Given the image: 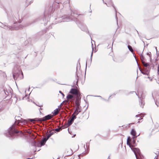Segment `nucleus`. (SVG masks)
Listing matches in <instances>:
<instances>
[{
  "mask_svg": "<svg viewBox=\"0 0 159 159\" xmlns=\"http://www.w3.org/2000/svg\"><path fill=\"white\" fill-rule=\"evenodd\" d=\"M62 2L61 1L54 2L52 6H50L49 7L48 11L45 10L44 15L38 18L36 21L45 25L49 24V20H50V18L52 20H54L55 21L51 24L48 27L49 29H51L52 28V25L53 24H56L62 22L70 21L75 20L74 17L72 16V13L70 14L64 15L61 16L57 15L55 12L53 11V7L55 8V6L56 5L57 7H56L59 8V3Z\"/></svg>",
  "mask_w": 159,
  "mask_h": 159,
  "instance_id": "1",
  "label": "nucleus"
},
{
  "mask_svg": "<svg viewBox=\"0 0 159 159\" xmlns=\"http://www.w3.org/2000/svg\"><path fill=\"white\" fill-rule=\"evenodd\" d=\"M17 118H20L19 116L15 117V121L8 129L7 133H6V135L11 139L18 136H25L24 134L26 133L30 134L31 131L29 129L23 128V130H20L21 127L19 126V125L20 123L22 125H25L27 123V121L25 119L20 118V120L17 119Z\"/></svg>",
  "mask_w": 159,
  "mask_h": 159,
  "instance_id": "2",
  "label": "nucleus"
},
{
  "mask_svg": "<svg viewBox=\"0 0 159 159\" xmlns=\"http://www.w3.org/2000/svg\"><path fill=\"white\" fill-rule=\"evenodd\" d=\"M76 97L74 96L73 95L68 94L66 97V100L64 101L63 102L65 103V105H70V107H73L74 105L75 102L76 106V110L81 111V107L80 106V102L81 100H75Z\"/></svg>",
  "mask_w": 159,
  "mask_h": 159,
  "instance_id": "3",
  "label": "nucleus"
},
{
  "mask_svg": "<svg viewBox=\"0 0 159 159\" xmlns=\"http://www.w3.org/2000/svg\"><path fill=\"white\" fill-rule=\"evenodd\" d=\"M13 77L15 80L18 79L19 80L23 78V73L19 68L15 67L12 72Z\"/></svg>",
  "mask_w": 159,
  "mask_h": 159,
  "instance_id": "4",
  "label": "nucleus"
},
{
  "mask_svg": "<svg viewBox=\"0 0 159 159\" xmlns=\"http://www.w3.org/2000/svg\"><path fill=\"white\" fill-rule=\"evenodd\" d=\"M52 115L51 114H48L44 117L41 118H35L34 119H29L31 122L35 121L37 122L40 123L42 121H45L47 120H49L52 117Z\"/></svg>",
  "mask_w": 159,
  "mask_h": 159,
  "instance_id": "5",
  "label": "nucleus"
},
{
  "mask_svg": "<svg viewBox=\"0 0 159 159\" xmlns=\"http://www.w3.org/2000/svg\"><path fill=\"white\" fill-rule=\"evenodd\" d=\"M77 89V87L76 86L75 87V89L72 88L68 94H72L75 95V96L76 97L75 100L78 99L79 100H80V99L81 100V95L80 93L78 92ZM73 96H74V95Z\"/></svg>",
  "mask_w": 159,
  "mask_h": 159,
  "instance_id": "6",
  "label": "nucleus"
},
{
  "mask_svg": "<svg viewBox=\"0 0 159 159\" xmlns=\"http://www.w3.org/2000/svg\"><path fill=\"white\" fill-rule=\"evenodd\" d=\"M47 140H47V139L46 138H44L43 139L41 142L39 141H35L33 140L31 143V145L34 147H41L45 144V143Z\"/></svg>",
  "mask_w": 159,
  "mask_h": 159,
  "instance_id": "7",
  "label": "nucleus"
},
{
  "mask_svg": "<svg viewBox=\"0 0 159 159\" xmlns=\"http://www.w3.org/2000/svg\"><path fill=\"white\" fill-rule=\"evenodd\" d=\"M77 23L78 27L82 30L86 32L87 34H88L91 37L90 34L89 33L88 30L85 25L81 22Z\"/></svg>",
  "mask_w": 159,
  "mask_h": 159,
  "instance_id": "8",
  "label": "nucleus"
},
{
  "mask_svg": "<svg viewBox=\"0 0 159 159\" xmlns=\"http://www.w3.org/2000/svg\"><path fill=\"white\" fill-rule=\"evenodd\" d=\"M135 93L136 95L138 96L139 98V104L140 106L142 108H143V106L145 104V102L144 101V99L145 98L144 96L142 94L141 95V97H140L137 94V93L135 92Z\"/></svg>",
  "mask_w": 159,
  "mask_h": 159,
  "instance_id": "9",
  "label": "nucleus"
},
{
  "mask_svg": "<svg viewBox=\"0 0 159 159\" xmlns=\"http://www.w3.org/2000/svg\"><path fill=\"white\" fill-rule=\"evenodd\" d=\"M72 117L68 121L69 125H71L73 122L74 120L76 118V116H75L72 115Z\"/></svg>",
  "mask_w": 159,
  "mask_h": 159,
  "instance_id": "10",
  "label": "nucleus"
},
{
  "mask_svg": "<svg viewBox=\"0 0 159 159\" xmlns=\"http://www.w3.org/2000/svg\"><path fill=\"white\" fill-rule=\"evenodd\" d=\"M5 29L7 30H16L17 28L16 27H14L10 26L9 25H5L4 26V27H3Z\"/></svg>",
  "mask_w": 159,
  "mask_h": 159,
  "instance_id": "11",
  "label": "nucleus"
},
{
  "mask_svg": "<svg viewBox=\"0 0 159 159\" xmlns=\"http://www.w3.org/2000/svg\"><path fill=\"white\" fill-rule=\"evenodd\" d=\"M142 63L144 65V66L147 67V69H148L149 70H150V67L149 66V63H145V61H143V62H142Z\"/></svg>",
  "mask_w": 159,
  "mask_h": 159,
  "instance_id": "12",
  "label": "nucleus"
},
{
  "mask_svg": "<svg viewBox=\"0 0 159 159\" xmlns=\"http://www.w3.org/2000/svg\"><path fill=\"white\" fill-rule=\"evenodd\" d=\"M139 70L140 71L141 73L144 75H148L149 74V72L150 70H149L148 69H147V68L145 70L146 71L144 72L142 70L139 68Z\"/></svg>",
  "mask_w": 159,
  "mask_h": 159,
  "instance_id": "13",
  "label": "nucleus"
},
{
  "mask_svg": "<svg viewBox=\"0 0 159 159\" xmlns=\"http://www.w3.org/2000/svg\"><path fill=\"white\" fill-rule=\"evenodd\" d=\"M112 6L114 8L115 10V12H116L115 18H116V20L117 23L118 24V18L117 17V14H116V13H117L116 10V8L115 7V5H114V4L113 3H112Z\"/></svg>",
  "mask_w": 159,
  "mask_h": 159,
  "instance_id": "14",
  "label": "nucleus"
},
{
  "mask_svg": "<svg viewBox=\"0 0 159 159\" xmlns=\"http://www.w3.org/2000/svg\"><path fill=\"white\" fill-rule=\"evenodd\" d=\"M129 140L130 142H131V144L133 145V146H136V140L135 139H130V140Z\"/></svg>",
  "mask_w": 159,
  "mask_h": 159,
  "instance_id": "15",
  "label": "nucleus"
},
{
  "mask_svg": "<svg viewBox=\"0 0 159 159\" xmlns=\"http://www.w3.org/2000/svg\"><path fill=\"white\" fill-rule=\"evenodd\" d=\"M129 140H130V136H129L127 138V144L129 146V147L131 148H131V146L129 143L130 141Z\"/></svg>",
  "mask_w": 159,
  "mask_h": 159,
  "instance_id": "16",
  "label": "nucleus"
},
{
  "mask_svg": "<svg viewBox=\"0 0 159 159\" xmlns=\"http://www.w3.org/2000/svg\"><path fill=\"white\" fill-rule=\"evenodd\" d=\"M80 112H81L80 111L75 109L72 115L73 116H76Z\"/></svg>",
  "mask_w": 159,
  "mask_h": 159,
  "instance_id": "17",
  "label": "nucleus"
},
{
  "mask_svg": "<svg viewBox=\"0 0 159 159\" xmlns=\"http://www.w3.org/2000/svg\"><path fill=\"white\" fill-rule=\"evenodd\" d=\"M130 134L132 136H134L136 135V131L134 129H131Z\"/></svg>",
  "mask_w": 159,
  "mask_h": 159,
  "instance_id": "18",
  "label": "nucleus"
},
{
  "mask_svg": "<svg viewBox=\"0 0 159 159\" xmlns=\"http://www.w3.org/2000/svg\"><path fill=\"white\" fill-rule=\"evenodd\" d=\"M86 148H87V153H88L89 152V145H90L89 142L87 143L86 144Z\"/></svg>",
  "mask_w": 159,
  "mask_h": 159,
  "instance_id": "19",
  "label": "nucleus"
},
{
  "mask_svg": "<svg viewBox=\"0 0 159 159\" xmlns=\"http://www.w3.org/2000/svg\"><path fill=\"white\" fill-rule=\"evenodd\" d=\"M77 67H76V80H77V81H76V85L77 86H78V82L79 79H78V75H77Z\"/></svg>",
  "mask_w": 159,
  "mask_h": 159,
  "instance_id": "20",
  "label": "nucleus"
},
{
  "mask_svg": "<svg viewBox=\"0 0 159 159\" xmlns=\"http://www.w3.org/2000/svg\"><path fill=\"white\" fill-rule=\"evenodd\" d=\"M127 47L129 49V50L132 52L133 53V49L132 48V47L130 45H128L127 46Z\"/></svg>",
  "mask_w": 159,
  "mask_h": 159,
  "instance_id": "21",
  "label": "nucleus"
},
{
  "mask_svg": "<svg viewBox=\"0 0 159 159\" xmlns=\"http://www.w3.org/2000/svg\"><path fill=\"white\" fill-rule=\"evenodd\" d=\"M140 57H141V60H142V62L144 61L145 60V57L143 56L142 53L140 55Z\"/></svg>",
  "mask_w": 159,
  "mask_h": 159,
  "instance_id": "22",
  "label": "nucleus"
},
{
  "mask_svg": "<svg viewBox=\"0 0 159 159\" xmlns=\"http://www.w3.org/2000/svg\"><path fill=\"white\" fill-rule=\"evenodd\" d=\"M54 134V132H52V133H50L49 134H48V136H47V138H46L47 139V140H48L50 138V137L52 135H53Z\"/></svg>",
  "mask_w": 159,
  "mask_h": 159,
  "instance_id": "23",
  "label": "nucleus"
},
{
  "mask_svg": "<svg viewBox=\"0 0 159 159\" xmlns=\"http://www.w3.org/2000/svg\"><path fill=\"white\" fill-rule=\"evenodd\" d=\"M58 112V108H57L54 110V112L53 113V114L54 115H57Z\"/></svg>",
  "mask_w": 159,
  "mask_h": 159,
  "instance_id": "24",
  "label": "nucleus"
},
{
  "mask_svg": "<svg viewBox=\"0 0 159 159\" xmlns=\"http://www.w3.org/2000/svg\"><path fill=\"white\" fill-rule=\"evenodd\" d=\"M62 129L61 127H60L59 128H56L54 129V130L56 131H57V132H59Z\"/></svg>",
  "mask_w": 159,
  "mask_h": 159,
  "instance_id": "25",
  "label": "nucleus"
},
{
  "mask_svg": "<svg viewBox=\"0 0 159 159\" xmlns=\"http://www.w3.org/2000/svg\"><path fill=\"white\" fill-rule=\"evenodd\" d=\"M133 54V56L134 57L135 60H136V61L137 62V65H138V67L139 68V64H138V63L137 62V60L136 59V56H135V55L134 54V53L133 52V53H132Z\"/></svg>",
  "mask_w": 159,
  "mask_h": 159,
  "instance_id": "26",
  "label": "nucleus"
},
{
  "mask_svg": "<svg viewBox=\"0 0 159 159\" xmlns=\"http://www.w3.org/2000/svg\"><path fill=\"white\" fill-rule=\"evenodd\" d=\"M147 55L149 56V57H150V59H151L152 55H151V52H149L147 53Z\"/></svg>",
  "mask_w": 159,
  "mask_h": 159,
  "instance_id": "27",
  "label": "nucleus"
},
{
  "mask_svg": "<svg viewBox=\"0 0 159 159\" xmlns=\"http://www.w3.org/2000/svg\"><path fill=\"white\" fill-rule=\"evenodd\" d=\"M93 55V50L92 51V52H91V56H90V63L92 62Z\"/></svg>",
  "mask_w": 159,
  "mask_h": 159,
  "instance_id": "28",
  "label": "nucleus"
},
{
  "mask_svg": "<svg viewBox=\"0 0 159 159\" xmlns=\"http://www.w3.org/2000/svg\"><path fill=\"white\" fill-rule=\"evenodd\" d=\"M3 92L7 96L9 94V93L7 91H5V90H3Z\"/></svg>",
  "mask_w": 159,
  "mask_h": 159,
  "instance_id": "29",
  "label": "nucleus"
},
{
  "mask_svg": "<svg viewBox=\"0 0 159 159\" xmlns=\"http://www.w3.org/2000/svg\"><path fill=\"white\" fill-rule=\"evenodd\" d=\"M87 151L86 152H85V153H84V152H83L81 154H80L79 155V156L80 155H81V156H83L84 155H85V154H87Z\"/></svg>",
  "mask_w": 159,
  "mask_h": 159,
  "instance_id": "30",
  "label": "nucleus"
},
{
  "mask_svg": "<svg viewBox=\"0 0 159 159\" xmlns=\"http://www.w3.org/2000/svg\"><path fill=\"white\" fill-rule=\"evenodd\" d=\"M59 92L62 95L63 97H64L65 96V95L61 91H60Z\"/></svg>",
  "mask_w": 159,
  "mask_h": 159,
  "instance_id": "31",
  "label": "nucleus"
},
{
  "mask_svg": "<svg viewBox=\"0 0 159 159\" xmlns=\"http://www.w3.org/2000/svg\"><path fill=\"white\" fill-rule=\"evenodd\" d=\"M138 137V136H136V135H134V136H133V137H132V139H135L137 137Z\"/></svg>",
  "mask_w": 159,
  "mask_h": 159,
  "instance_id": "32",
  "label": "nucleus"
},
{
  "mask_svg": "<svg viewBox=\"0 0 159 159\" xmlns=\"http://www.w3.org/2000/svg\"><path fill=\"white\" fill-rule=\"evenodd\" d=\"M31 24H32V23H27V25H25V26H29V25H31Z\"/></svg>",
  "mask_w": 159,
  "mask_h": 159,
  "instance_id": "33",
  "label": "nucleus"
},
{
  "mask_svg": "<svg viewBox=\"0 0 159 159\" xmlns=\"http://www.w3.org/2000/svg\"><path fill=\"white\" fill-rule=\"evenodd\" d=\"M158 125L157 123H156V124L155 128L156 129H157V128H158Z\"/></svg>",
  "mask_w": 159,
  "mask_h": 159,
  "instance_id": "34",
  "label": "nucleus"
},
{
  "mask_svg": "<svg viewBox=\"0 0 159 159\" xmlns=\"http://www.w3.org/2000/svg\"><path fill=\"white\" fill-rule=\"evenodd\" d=\"M102 99H103V100H104V101H106V102H108L109 101L108 100H107V99H105L103 98H102Z\"/></svg>",
  "mask_w": 159,
  "mask_h": 159,
  "instance_id": "35",
  "label": "nucleus"
},
{
  "mask_svg": "<svg viewBox=\"0 0 159 159\" xmlns=\"http://www.w3.org/2000/svg\"><path fill=\"white\" fill-rule=\"evenodd\" d=\"M95 97H99V98H101L102 99V98L100 96H94Z\"/></svg>",
  "mask_w": 159,
  "mask_h": 159,
  "instance_id": "36",
  "label": "nucleus"
},
{
  "mask_svg": "<svg viewBox=\"0 0 159 159\" xmlns=\"http://www.w3.org/2000/svg\"><path fill=\"white\" fill-rule=\"evenodd\" d=\"M87 61H86V67H85L86 70V69H87Z\"/></svg>",
  "mask_w": 159,
  "mask_h": 159,
  "instance_id": "37",
  "label": "nucleus"
},
{
  "mask_svg": "<svg viewBox=\"0 0 159 159\" xmlns=\"http://www.w3.org/2000/svg\"><path fill=\"white\" fill-rule=\"evenodd\" d=\"M157 71H159V66H158L157 67Z\"/></svg>",
  "mask_w": 159,
  "mask_h": 159,
  "instance_id": "38",
  "label": "nucleus"
},
{
  "mask_svg": "<svg viewBox=\"0 0 159 159\" xmlns=\"http://www.w3.org/2000/svg\"><path fill=\"white\" fill-rule=\"evenodd\" d=\"M135 116H136V117H139V115H136Z\"/></svg>",
  "mask_w": 159,
  "mask_h": 159,
  "instance_id": "39",
  "label": "nucleus"
},
{
  "mask_svg": "<svg viewBox=\"0 0 159 159\" xmlns=\"http://www.w3.org/2000/svg\"><path fill=\"white\" fill-rule=\"evenodd\" d=\"M156 158V159H157V156H155V157L154 158V159H155Z\"/></svg>",
  "mask_w": 159,
  "mask_h": 159,
  "instance_id": "40",
  "label": "nucleus"
},
{
  "mask_svg": "<svg viewBox=\"0 0 159 159\" xmlns=\"http://www.w3.org/2000/svg\"><path fill=\"white\" fill-rule=\"evenodd\" d=\"M142 119H143V117H140V118L139 119L140 120H142Z\"/></svg>",
  "mask_w": 159,
  "mask_h": 159,
  "instance_id": "41",
  "label": "nucleus"
},
{
  "mask_svg": "<svg viewBox=\"0 0 159 159\" xmlns=\"http://www.w3.org/2000/svg\"><path fill=\"white\" fill-rule=\"evenodd\" d=\"M102 1L103 2V3H104L106 4L107 5V4L106 3H104V1H103V0H102Z\"/></svg>",
  "mask_w": 159,
  "mask_h": 159,
  "instance_id": "42",
  "label": "nucleus"
},
{
  "mask_svg": "<svg viewBox=\"0 0 159 159\" xmlns=\"http://www.w3.org/2000/svg\"><path fill=\"white\" fill-rule=\"evenodd\" d=\"M111 96H112V95H110V96L109 97V98H108V100H109V98H110L111 97Z\"/></svg>",
  "mask_w": 159,
  "mask_h": 159,
  "instance_id": "43",
  "label": "nucleus"
},
{
  "mask_svg": "<svg viewBox=\"0 0 159 159\" xmlns=\"http://www.w3.org/2000/svg\"><path fill=\"white\" fill-rule=\"evenodd\" d=\"M36 105L37 106H39V107H42V106H39V105H37V104H36Z\"/></svg>",
  "mask_w": 159,
  "mask_h": 159,
  "instance_id": "44",
  "label": "nucleus"
},
{
  "mask_svg": "<svg viewBox=\"0 0 159 159\" xmlns=\"http://www.w3.org/2000/svg\"><path fill=\"white\" fill-rule=\"evenodd\" d=\"M32 2V1H30V2H29V4H30Z\"/></svg>",
  "mask_w": 159,
  "mask_h": 159,
  "instance_id": "45",
  "label": "nucleus"
},
{
  "mask_svg": "<svg viewBox=\"0 0 159 159\" xmlns=\"http://www.w3.org/2000/svg\"><path fill=\"white\" fill-rule=\"evenodd\" d=\"M113 95H116V93H113Z\"/></svg>",
  "mask_w": 159,
  "mask_h": 159,
  "instance_id": "46",
  "label": "nucleus"
},
{
  "mask_svg": "<svg viewBox=\"0 0 159 159\" xmlns=\"http://www.w3.org/2000/svg\"><path fill=\"white\" fill-rule=\"evenodd\" d=\"M156 49L157 52V47H156Z\"/></svg>",
  "mask_w": 159,
  "mask_h": 159,
  "instance_id": "47",
  "label": "nucleus"
},
{
  "mask_svg": "<svg viewBox=\"0 0 159 159\" xmlns=\"http://www.w3.org/2000/svg\"><path fill=\"white\" fill-rule=\"evenodd\" d=\"M140 134V133H139V134H138V135L137 136H139Z\"/></svg>",
  "mask_w": 159,
  "mask_h": 159,
  "instance_id": "48",
  "label": "nucleus"
},
{
  "mask_svg": "<svg viewBox=\"0 0 159 159\" xmlns=\"http://www.w3.org/2000/svg\"><path fill=\"white\" fill-rule=\"evenodd\" d=\"M28 5H26V7H27Z\"/></svg>",
  "mask_w": 159,
  "mask_h": 159,
  "instance_id": "49",
  "label": "nucleus"
},
{
  "mask_svg": "<svg viewBox=\"0 0 159 159\" xmlns=\"http://www.w3.org/2000/svg\"><path fill=\"white\" fill-rule=\"evenodd\" d=\"M74 85L75 84V81H74Z\"/></svg>",
  "mask_w": 159,
  "mask_h": 159,
  "instance_id": "50",
  "label": "nucleus"
},
{
  "mask_svg": "<svg viewBox=\"0 0 159 159\" xmlns=\"http://www.w3.org/2000/svg\"><path fill=\"white\" fill-rule=\"evenodd\" d=\"M74 85L75 84V81H74Z\"/></svg>",
  "mask_w": 159,
  "mask_h": 159,
  "instance_id": "51",
  "label": "nucleus"
},
{
  "mask_svg": "<svg viewBox=\"0 0 159 159\" xmlns=\"http://www.w3.org/2000/svg\"><path fill=\"white\" fill-rule=\"evenodd\" d=\"M42 108H39V110H42Z\"/></svg>",
  "mask_w": 159,
  "mask_h": 159,
  "instance_id": "52",
  "label": "nucleus"
},
{
  "mask_svg": "<svg viewBox=\"0 0 159 159\" xmlns=\"http://www.w3.org/2000/svg\"><path fill=\"white\" fill-rule=\"evenodd\" d=\"M110 2H112V1H111V0H110Z\"/></svg>",
  "mask_w": 159,
  "mask_h": 159,
  "instance_id": "53",
  "label": "nucleus"
},
{
  "mask_svg": "<svg viewBox=\"0 0 159 159\" xmlns=\"http://www.w3.org/2000/svg\"><path fill=\"white\" fill-rule=\"evenodd\" d=\"M19 28H20H20H22V27H19Z\"/></svg>",
  "mask_w": 159,
  "mask_h": 159,
  "instance_id": "54",
  "label": "nucleus"
},
{
  "mask_svg": "<svg viewBox=\"0 0 159 159\" xmlns=\"http://www.w3.org/2000/svg\"><path fill=\"white\" fill-rule=\"evenodd\" d=\"M27 55L25 57V58H26V57H27Z\"/></svg>",
  "mask_w": 159,
  "mask_h": 159,
  "instance_id": "55",
  "label": "nucleus"
},
{
  "mask_svg": "<svg viewBox=\"0 0 159 159\" xmlns=\"http://www.w3.org/2000/svg\"><path fill=\"white\" fill-rule=\"evenodd\" d=\"M78 159H80V157H79V158H78Z\"/></svg>",
  "mask_w": 159,
  "mask_h": 159,
  "instance_id": "56",
  "label": "nucleus"
},
{
  "mask_svg": "<svg viewBox=\"0 0 159 159\" xmlns=\"http://www.w3.org/2000/svg\"><path fill=\"white\" fill-rule=\"evenodd\" d=\"M109 157H110L109 156L108 157V158H109Z\"/></svg>",
  "mask_w": 159,
  "mask_h": 159,
  "instance_id": "57",
  "label": "nucleus"
},
{
  "mask_svg": "<svg viewBox=\"0 0 159 159\" xmlns=\"http://www.w3.org/2000/svg\"><path fill=\"white\" fill-rule=\"evenodd\" d=\"M21 22V21L19 22V23H20Z\"/></svg>",
  "mask_w": 159,
  "mask_h": 159,
  "instance_id": "58",
  "label": "nucleus"
},
{
  "mask_svg": "<svg viewBox=\"0 0 159 159\" xmlns=\"http://www.w3.org/2000/svg\"><path fill=\"white\" fill-rule=\"evenodd\" d=\"M84 148H85V145H84Z\"/></svg>",
  "mask_w": 159,
  "mask_h": 159,
  "instance_id": "59",
  "label": "nucleus"
},
{
  "mask_svg": "<svg viewBox=\"0 0 159 159\" xmlns=\"http://www.w3.org/2000/svg\"><path fill=\"white\" fill-rule=\"evenodd\" d=\"M72 87H74V85L73 86H72Z\"/></svg>",
  "mask_w": 159,
  "mask_h": 159,
  "instance_id": "60",
  "label": "nucleus"
},
{
  "mask_svg": "<svg viewBox=\"0 0 159 159\" xmlns=\"http://www.w3.org/2000/svg\"><path fill=\"white\" fill-rule=\"evenodd\" d=\"M40 113H41V112L40 111Z\"/></svg>",
  "mask_w": 159,
  "mask_h": 159,
  "instance_id": "61",
  "label": "nucleus"
},
{
  "mask_svg": "<svg viewBox=\"0 0 159 159\" xmlns=\"http://www.w3.org/2000/svg\"><path fill=\"white\" fill-rule=\"evenodd\" d=\"M137 32H138V34H139V33H138V31H137Z\"/></svg>",
  "mask_w": 159,
  "mask_h": 159,
  "instance_id": "62",
  "label": "nucleus"
}]
</instances>
